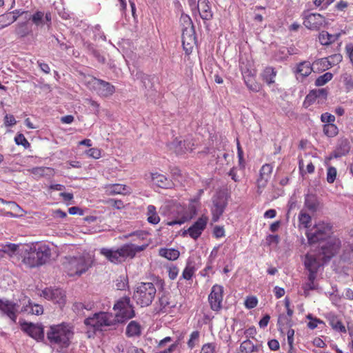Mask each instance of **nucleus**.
Wrapping results in <instances>:
<instances>
[{"mask_svg":"<svg viewBox=\"0 0 353 353\" xmlns=\"http://www.w3.org/2000/svg\"><path fill=\"white\" fill-rule=\"evenodd\" d=\"M332 77L333 74L331 72H326L316 79L315 85L316 86H322L332 80Z\"/></svg>","mask_w":353,"mask_h":353,"instance_id":"obj_48","label":"nucleus"},{"mask_svg":"<svg viewBox=\"0 0 353 353\" xmlns=\"http://www.w3.org/2000/svg\"><path fill=\"white\" fill-rule=\"evenodd\" d=\"M148 221L150 223L156 225L159 223L160 217L157 212L155 206L149 205L147 208Z\"/></svg>","mask_w":353,"mask_h":353,"instance_id":"obj_40","label":"nucleus"},{"mask_svg":"<svg viewBox=\"0 0 353 353\" xmlns=\"http://www.w3.org/2000/svg\"><path fill=\"white\" fill-rule=\"evenodd\" d=\"M29 19L32 21L33 24L39 28L47 26L49 28L52 24V14L50 12L44 13L41 11H37L30 17Z\"/></svg>","mask_w":353,"mask_h":353,"instance_id":"obj_22","label":"nucleus"},{"mask_svg":"<svg viewBox=\"0 0 353 353\" xmlns=\"http://www.w3.org/2000/svg\"><path fill=\"white\" fill-rule=\"evenodd\" d=\"M223 296V287L218 284L214 285L208 296V301L213 311L218 312L222 308Z\"/></svg>","mask_w":353,"mask_h":353,"instance_id":"obj_13","label":"nucleus"},{"mask_svg":"<svg viewBox=\"0 0 353 353\" xmlns=\"http://www.w3.org/2000/svg\"><path fill=\"white\" fill-rule=\"evenodd\" d=\"M15 254L17 256L14 262H19L21 259L22 265L26 268H33L38 267L35 245L28 244L21 247L18 245Z\"/></svg>","mask_w":353,"mask_h":353,"instance_id":"obj_6","label":"nucleus"},{"mask_svg":"<svg viewBox=\"0 0 353 353\" xmlns=\"http://www.w3.org/2000/svg\"><path fill=\"white\" fill-rule=\"evenodd\" d=\"M196 42V37L194 34L193 28L190 30H185L182 34V45H185L186 43L187 46H193Z\"/></svg>","mask_w":353,"mask_h":353,"instance_id":"obj_42","label":"nucleus"},{"mask_svg":"<svg viewBox=\"0 0 353 353\" xmlns=\"http://www.w3.org/2000/svg\"><path fill=\"white\" fill-rule=\"evenodd\" d=\"M159 255L169 260H176L179 256V252L175 249L161 248L159 250Z\"/></svg>","mask_w":353,"mask_h":353,"instance_id":"obj_43","label":"nucleus"},{"mask_svg":"<svg viewBox=\"0 0 353 353\" xmlns=\"http://www.w3.org/2000/svg\"><path fill=\"white\" fill-rule=\"evenodd\" d=\"M179 271V270L178 268L175 265H171V266L168 267V272L169 278L172 280L175 279L178 276Z\"/></svg>","mask_w":353,"mask_h":353,"instance_id":"obj_59","label":"nucleus"},{"mask_svg":"<svg viewBox=\"0 0 353 353\" xmlns=\"http://www.w3.org/2000/svg\"><path fill=\"white\" fill-rule=\"evenodd\" d=\"M15 118L12 114H6L4 117V124L6 126L10 127L16 124Z\"/></svg>","mask_w":353,"mask_h":353,"instance_id":"obj_62","label":"nucleus"},{"mask_svg":"<svg viewBox=\"0 0 353 353\" xmlns=\"http://www.w3.org/2000/svg\"><path fill=\"white\" fill-rule=\"evenodd\" d=\"M22 304L14 303L7 299H0V310L9 317L13 323L16 322L17 314L20 311Z\"/></svg>","mask_w":353,"mask_h":353,"instance_id":"obj_14","label":"nucleus"},{"mask_svg":"<svg viewBox=\"0 0 353 353\" xmlns=\"http://www.w3.org/2000/svg\"><path fill=\"white\" fill-rule=\"evenodd\" d=\"M212 201V220L213 222H217L227 206L228 201L226 195L224 192H219L213 196Z\"/></svg>","mask_w":353,"mask_h":353,"instance_id":"obj_9","label":"nucleus"},{"mask_svg":"<svg viewBox=\"0 0 353 353\" xmlns=\"http://www.w3.org/2000/svg\"><path fill=\"white\" fill-rule=\"evenodd\" d=\"M141 334V327L140 324L135 321H132L126 327L125 334L128 337L139 336Z\"/></svg>","mask_w":353,"mask_h":353,"instance_id":"obj_34","label":"nucleus"},{"mask_svg":"<svg viewBox=\"0 0 353 353\" xmlns=\"http://www.w3.org/2000/svg\"><path fill=\"white\" fill-rule=\"evenodd\" d=\"M87 154L94 159H99L101 157V150L98 148H92L87 150Z\"/></svg>","mask_w":353,"mask_h":353,"instance_id":"obj_61","label":"nucleus"},{"mask_svg":"<svg viewBox=\"0 0 353 353\" xmlns=\"http://www.w3.org/2000/svg\"><path fill=\"white\" fill-rule=\"evenodd\" d=\"M257 303L256 298L254 296L248 297L245 301V305L248 309H252L256 306Z\"/></svg>","mask_w":353,"mask_h":353,"instance_id":"obj_60","label":"nucleus"},{"mask_svg":"<svg viewBox=\"0 0 353 353\" xmlns=\"http://www.w3.org/2000/svg\"><path fill=\"white\" fill-rule=\"evenodd\" d=\"M319 39L321 44L323 46L330 45V43L334 42L335 39L334 35L330 34L328 32L324 31L320 33Z\"/></svg>","mask_w":353,"mask_h":353,"instance_id":"obj_46","label":"nucleus"},{"mask_svg":"<svg viewBox=\"0 0 353 353\" xmlns=\"http://www.w3.org/2000/svg\"><path fill=\"white\" fill-rule=\"evenodd\" d=\"M73 336V326L67 323L50 325L46 332L49 344L61 350L68 348Z\"/></svg>","mask_w":353,"mask_h":353,"instance_id":"obj_1","label":"nucleus"},{"mask_svg":"<svg viewBox=\"0 0 353 353\" xmlns=\"http://www.w3.org/2000/svg\"><path fill=\"white\" fill-rule=\"evenodd\" d=\"M312 67L310 61H304L297 64L295 73L296 74L297 79L301 77V79L309 76L312 71Z\"/></svg>","mask_w":353,"mask_h":353,"instance_id":"obj_27","label":"nucleus"},{"mask_svg":"<svg viewBox=\"0 0 353 353\" xmlns=\"http://www.w3.org/2000/svg\"><path fill=\"white\" fill-rule=\"evenodd\" d=\"M276 76V71L272 67H266L261 74V77L267 84L270 85L275 82L274 78Z\"/></svg>","mask_w":353,"mask_h":353,"instance_id":"obj_33","label":"nucleus"},{"mask_svg":"<svg viewBox=\"0 0 353 353\" xmlns=\"http://www.w3.org/2000/svg\"><path fill=\"white\" fill-rule=\"evenodd\" d=\"M42 296L60 305L65 302V292L60 288H47L42 291Z\"/></svg>","mask_w":353,"mask_h":353,"instance_id":"obj_20","label":"nucleus"},{"mask_svg":"<svg viewBox=\"0 0 353 353\" xmlns=\"http://www.w3.org/2000/svg\"><path fill=\"white\" fill-rule=\"evenodd\" d=\"M311 221V216L308 214L304 209L301 210L299 214V225L305 228H308L310 226Z\"/></svg>","mask_w":353,"mask_h":353,"instance_id":"obj_44","label":"nucleus"},{"mask_svg":"<svg viewBox=\"0 0 353 353\" xmlns=\"http://www.w3.org/2000/svg\"><path fill=\"white\" fill-rule=\"evenodd\" d=\"M199 338V332L194 331L190 334V338L188 341V345L190 348L192 349L195 346L194 341H198Z\"/></svg>","mask_w":353,"mask_h":353,"instance_id":"obj_58","label":"nucleus"},{"mask_svg":"<svg viewBox=\"0 0 353 353\" xmlns=\"http://www.w3.org/2000/svg\"><path fill=\"white\" fill-rule=\"evenodd\" d=\"M92 258L89 255H83L78 257H71L65 265L68 274L70 276H81L92 267Z\"/></svg>","mask_w":353,"mask_h":353,"instance_id":"obj_5","label":"nucleus"},{"mask_svg":"<svg viewBox=\"0 0 353 353\" xmlns=\"http://www.w3.org/2000/svg\"><path fill=\"white\" fill-rule=\"evenodd\" d=\"M304 205L311 212H315L319 208V202L314 195L307 194L305 197Z\"/></svg>","mask_w":353,"mask_h":353,"instance_id":"obj_37","label":"nucleus"},{"mask_svg":"<svg viewBox=\"0 0 353 353\" xmlns=\"http://www.w3.org/2000/svg\"><path fill=\"white\" fill-rule=\"evenodd\" d=\"M239 66L244 77L245 83L248 89L252 92H259L261 88V85L253 79V74L249 70L248 65L245 64L244 62L241 60Z\"/></svg>","mask_w":353,"mask_h":353,"instance_id":"obj_18","label":"nucleus"},{"mask_svg":"<svg viewBox=\"0 0 353 353\" xmlns=\"http://www.w3.org/2000/svg\"><path fill=\"white\" fill-rule=\"evenodd\" d=\"M342 56L340 54H334L325 59H322L323 62H327V65L332 67L342 61Z\"/></svg>","mask_w":353,"mask_h":353,"instance_id":"obj_47","label":"nucleus"},{"mask_svg":"<svg viewBox=\"0 0 353 353\" xmlns=\"http://www.w3.org/2000/svg\"><path fill=\"white\" fill-rule=\"evenodd\" d=\"M316 275L308 274L307 281L303 285V290L305 296H308L310 290H314L317 288V284L315 283Z\"/></svg>","mask_w":353,"mask_h":353,"instance_id":"obj_39","label":"nucleus"},{"mask_svg":"<svg viewBox=\"0 0 353 353\" xmlns=\"http://www.w3.org/2000/svg\"><path fill=\"white\" fill-rule=\"evenodd\" d=\"M272 170L273 166L269 163H265L261 168L259 178L256 180L257 193L259 194H261L266 187L271 177Z\"/></svg>","mask_w":353,"mask_h":353,"instance_id":"obj_17","label":"nucleus"},{"mask_svg":"<svg viewBox=\"0 0 353 353\" xmlns=\"http://www.w3.org/2000/svg\"><path fill=\"white\" fill-rule=\"evenodd\" d=\"M156 292V288L152 283H141L134 292L133 299L140 306L147 307L153 301Z\"/></svg>","mask_w":353,"mask_h":353,"instance_id":"obj_3","label":"nucleus"},{"mask_svg":"<svg viewBox=\"0 0 353 353\" xmlns=\"http://www.w3.org/2000/svg\"><path fill=\"white\" fill-rule=\"evenodd\" d=\"M326 318L329 322V324L334 330L343 333L346 332L345 327L343 325L338 316L334 313L330 312L327 314Z\"/></svg>","mask_w":353,"mask_h":353,"instance_id":"obj_29","label":"nucleus"},{"mask_svg":"<svg viewBox=\"0 0 353 353\" xmlns=\"http://www.w3.org/2000/svg\"><path fill=\"white\" fill-rule=\"evenodd\" d=\"M278 324L281 330L285 328V327H291V319L284 314L280 315L278 319Z\"/></svg>","mask_w":353,"mask_h":353,"instance_id":"obj_53","label":"nucleus"},{"mask_svg":"<svg viewBox=\"0 0 353 353\" xmlns=\"http://www.w3.org/2000/svg\"><path fill=\"white\" fill-rule=\"evenodd\" d=\"M316 101L318 103V99L314 94L313 90H311L306 96L303 104L305 107H308Z\"/></svg>","mask_w":353,"mask_h":353,"instance_id":"obj_55","label":"nucleus"},{"mask_svg":"<svg viewBox=\"0 0 353 353\" xmlns=\"http://www.w3.org/2000/svg\"><path fill=\"white\" fill-rule=\"evenodd\" d=\"M337 170L333 166H328L327 169L326 180L329 183H333L336 179Z\"/></svg>","mask_w":353,"mask_h":353,"instance_id":"obj_49","label":"nucleus"},{"mask_svg":"<svg viewBox=\"0 0 353 353\" xmlns=\"http://www.w3.org/2000/svg\"><path fill=\"white\" fill-rule=\"evenodd\" d=\"M350 150V144L347 139H343L339 141L338 145L334 152L335 158L341 157L347 154Z\"/></svg>","mask_w":353,"mask_h":353,"instance_id":"obj_30","label":"nucleus"},{"mask_svg":"<svg viewBox=\"0 0 353 353\" xmlns=\"http://www.w3.org/2000/svg\"><path fill=\"white\" fill-rule=\"evenodd\" d=\"M323 130V133L329 137H334L339 132L337 126L334 123L324 124Z\"/></svg>","mask_w":353,"mask_h":353,"instance_id":"obj_45","label":"nucleus"},{"mask_svg":"<svg viewBox=\"0 0 353 353\" xmlns=\"http://www.w3.org/2000/svg\"><path fill=\"white\" fill-rule=\"evenodd\" d=\"M200 16L203 20H210L213 14L208 0H198V7Z\"/></svg>","mask_w":353,"mask_h":353,"instance_id":"obj_26","label":"nucleus"},{"mask_svg":"<svg viewBox=\"0 0 353 353\" xmlns=\"http://www.w3.org/2000/svg\"><path fill=\"white\" fill-rule=\"evenodd\" d=\"M321 121L325 124L334 123L335 121V117L330 113L325 112L321 115Z\"/></svg>","mask_w":353,"mask_h":353,"instance_id":"obj_56","label":"nucleus"},{"mask_svg":"<svg viewBox=\"0 0 353 353\" xmlns=\"http://www.w3.org/2000/svg\"><path fill=\"white\" fill-rule=\"evenodd\" d=\"M152 180L155 185L161 188H170L172 185L171 180L159 173H152Z\"/></svg>","mask_w":353,"mask_h":353,"instance_id":"obj_28","label":"nucleus"},{"mask_svg":"<svg viewBox=\"0 0 353 353\" xmlns=\"http://www.w3.org/2000/svg\"><path fill=\"white\" fill-rule=\"evenodd\" d=\"M195 272V268L190 263H188L186 267L183 271L182 278L185 280H190L192 279Z\"/></svg>","mask_w":353,"mask_h":353,"instance_id":"obj_50","label":"nucleus"},{"mask_svg":"<svg viewBox=\"0 0 353 353\" xmlns=\"http://www.w3.org/2000/svg\"><path fill=\"white\" fill-rule=\"evenodd\" d=\"M171 145L172 148L178 154H183L190 150H192V148L190 147V143H187L185 141H182L178 139H176Z\"/></svg>","mask_w":353,"mask_h":353,"instance_id":"obj_35","label":"nucleus"},{"mask_svg":"<svg viewBox=\"0 0 353 353\" xmlns=\"http://www.w3.org/2000/svg\"><path fill=\"white\" fill-rule=\"evenodd\" d=\"M147 246L148 244L136 245L130 243L125 244L117 249L103 248L100 249V254L111 263H119L127 257L133 258L137 252L144 250Z\"/></svg>","mask_w":353,"mask_h":353,"instance_id":"obj_2","label":"nucleus"},{"mask_svg":"<svg viewBox=\"0 0 353 353\" xmlns=\"http://www.w3.org/2000/svg\"><path fill=\"white\" fill-rule=\"evenodd\" d=\"M84 324L92 327L95 330H101L103 327L115 325L114 314L109 312H100L95 313L92 316L86 318Z\"/></svg>","mask_w":353,"mask_h":353,"instance_id":"obj_7","label":"nucleus"},{"mask_svg":"<svg viewBox=\"0 0 353 353\" xmlns=\"http://www.w3.org/2000/svg\"><path fill=\"white\" fill-rule=\"evenodd\" d=\"M104 189L108 195L127 194L131 192L129 187L121 184H108Z\"/></svg>","mask_w":353,"mask_h":353,"instance_id":"obj_25","label":"nucleus"},{"mask_svg":"<svg viewBox=\"0 0 353 353\" xmlns=\"http://www.w3.org/2000/svg\"><path fill=\"white\" fill-rule=\"evenodd\" d=\"M113 310L115 311L114 318L116 324L125 323L135 316L134 307L128 296L119 299L114 305Z\"/></svg>","mask_w":353,"mask_h":353,"instance_id":"obj_4","label":"nucleus"},{"mask_svg":"<svg viewBox=\"0 0 353 353\" xmlns=\"http://www.w3.org/2000/svg\"><path fill=\"white\" fill-rule=\"evenodd\" d=\"M160 311L166 312L168 309L173 308L176 306V303L171 300V296L167 294H163L159 298Z\"/></svg>","mask_w":353,"mask_h":353,"instance_id":"obj_32","label":"nucleus"},{"mask_svg":"<svg viewBox=\"0 0 353 353\" xmlns=\"http://www.w3.org/2000/svg\"><path fill=\"white\" fill-rule=\"evenodd\" d=\"M35 250L38 267L44 265L50 260L52 253L49 245L46 244L35 245Z\"/></svg>","mask_w":353,"mask_h":353,"instance_id":"obj_23","label":"nucleus"},{"mask_svg":"<svg viewBox=\"0 0 353 353\" xmlns=\"http://www.w3.org/2000/svg\"><path fill=\"white\" fill-rule=\"evenodd\" d=\"M323 253L324 256L321 258V256H316L314 254H307L305 256L304 265L305 269L308 270L309 274H313L316 275L319 268L323 265L322 259L325 261L330 259L333 256V253L327 254L323 250Z\"/></svg>","mask_w":353,"mask_h":353,"instance_id":"obj_10","label":"nucleus"},{"mask_svg":"<svg viewBox=\"0 0 353 353\" xmlns=\"http://www.w3.org/2000/svg\"><path fill=\"white\" fill-rule=\"evenodd\" d=\"M17 19V16L12 13H5L0 15V30L13 23Z\"/></svg>","mask_w":353,"mask_h":353,"instance_id":"obj_41","label":"nucleus"},{"mask_svg":"<svg viewBox=\"0 0 353 353\" xmlns=\"http://www.w3.org/2000/svg\"><path fill=\"white\" fill-rule=\"evenodd\" d=\"M72 310L79 315L83 314L84 303L80 302L74 303L72 305Z\"/></svg>","mask_w":353,"mask_h":353,"instance_id":"obj_63","label":"nucleus"},{"mask_svg":"<svg viewBox=\"0 0 353 353\" xmlns=\"http://www.w3.org/2000/svg\"><path fill=\"white\" fill-rule=\"evenodd\" d=\"M208 220L206 215H202L192 225L183 232V236L188 234L192 239L196 240L206 228Z\"/></svg>","mask_w":353,"mask_h":353,"instance_id":"obj_12","label":"nucleus"},{"mask_svg":"<svg viewBox=\"0 0 353 353\" xmlns=\"http://www.w3.org/2000/svg\"><path fill=\"white\" fill-rule=\"evenodd\" d=\"M52 170L50 168L46 167H37L33 168L31 170V173L37 176H43L48 174V172H51Z\"/></svg>","mask_w":353,"mask_h":353,"instance_id":"obj_51","label":"nucleus"},{"mask_svg":"<svg viewBox=\"0 0 353 353\" xmlns=\"http://www.w3.org/2000/svg\"><path fill=\"white\" fill-rule=\"evenodd\" d=\"M345 51L350 63L353 65V44L350 43L345 46Z\"/></svg>","mask_w":353,"mask_h":353,"instance_id":"obj_64","label":"nucleus"},{"mask_svg":"<svg viewBox=\"0 0 353 353\" xmlns=\"http://www.w3.org/2000/svg\"><path fill=\"white\" fill-rule=\"evenodd\" d=\"M294 330L293 329H289L287 332V336H288V343L289 345V351L288 353H290L291 351L293 350L294 346Z\"/></svg>","mask_w":353,"mask_h":353,"instance_id":"obj_57","label":"nucleus"},{"mask_svg":"<svg viewBox=\"0 0 353 353\" xmlns=\"http://www.w3.org/2000/svg\"><path fill=\"white\" fill-rule=\"evenodd\" d=\"M21 305V312L28 314L40 315L43 312V306L39 304L33 303L27 296H23L19 299Z\"/></svg>","mask_w":353,"mask_h":353,"instance_id":"obj_21","label":"nucleus"},{"mask_svg":"<svg viewBox=\"0 0 353 353\" xmlns=\"http://www.w3.org/2000/svg\"><path fill=\"white\" fill-rule=\"evenodd\" d=\"M332 226L330 223L319 222L306 232V236L310 244L316 243L326 239L330 232Z\"/></svg>","mask_w":353,"mask_h":353,"instance_id":"obj_8","label":"nucleus"},{"mask_svg":"<svg viewBox=\"0 0 353 353\" xmlns=\"http://www.w3.org/2000/svg\"><path fill=\"white\" fill-rule=\"evenodd\" d=\"M261 347V345H254V343L249 339L243 341L240 345V351L242 353H252L258 352Z\"/></svg>","mask_w":353,"mask_h":353,"instance_id":"obj_36","label":"nucleus"},{"mask_svg":"<svg viewBox=\"0 0 353 353\" xmlns=\"http://www.w3.org/2000/svg\"><path fill=\"white\" fill-rule=\"evenodd\" d=\"M316 98L318 99V103H323L327 96V91L325 88L312 90Z\"/></svg>","mask_w":353,"mask_h":353,"instance_id":"obj_52","label":"nucleus"},{"mask_svg":"<svg viewBox=\"0 0 353 353\" xmlns=\"http://www.w3.org/2000/svg\"><path fill=\"white\" fill-rule=\"evenodd\" d=\"M21 330L28 334L30 337L37 341H42L44 339L43 327L41 324H34L32 323H23L21 325Z\"/></svg>","mask_w":353,"mask_h":353,"instance_id":"obj_19","label":"nucleus"},{"mask_svg":"<svg viewBox=\"0 0 353 353\" xmlns=\"http://www.w3.org/2000/svg\"><path fill=\"white\" fill-rule=\"evenodd\" d=\"M303 25L310 30H319L325 23V17L318 13H310L308 10L303 11L301 14Z\"/></svg>","mask_w":353,"mask_h":353,"instance_id":"obj_11","label":"nucleus"},{"mask_svg":"<svg viewBox=\"0 0 353 353\" xmlns=\"http://www.w3.org/2000/svg\"><path fill=\"white\" fill-rule=\"evenodd\" d=\"M14 141L17 145H21L25 148H29L30 145V143L23 134H17L14 138Z\"/></svg>","mask_w":353,"mask_h":353,"instance_id":"obj_54","label":"nucleus"},{"mask_svg":"<svg viewBox=\"0 0 353 353\" xmlns=\"http://www.w3.org/2000/svg\"><path fill=\"white\" fill-rule=\"evenodd\" d=\"M132 75L135 80H139L141 81V86L143 88H144L147 91L152 90L154 87V77H152L150 75L144 74L141 71H137L135 74L132 73Z\"/></svg>","mask_w":353,"mask_h":353,"instance_id":"obj_24","label":"nucleus"},{"mask_svg":"<svg viewBox=\"0 0 353 353\" xmlns=\"http://www.w3.org/2000/svg\"><path fill=\"white\" fill-rule=\"evenodd\" d=\"M18 245L14 243H8L0 248V259L5 257L6 254H8L12 261H14L17 255L15 252Z\"/></svg>","mask_w":353,"mask_h":353,"instance_id":"obj_31","label":"nucleus"},{"mask_svg":"<svg viewBox=\"0 0 353 353\" xmlns=\"http://www.w3.org/2000/svg\"><path fill=\"white\" fill-rule=\"evenodd\" d=\"M32 31L31 27L27 21L19 23L16 25L15 34L19 37H25Z\"/></svg>","mask_w":353,"mask_h":353,"instance_id":"obj_38","label":"nucleus"},{"mask_svg":"<svg viewBox=\"0 0 353 353\" xmlns=\"http://www.w3.org/2000/svg\"><path fill=\"white\" fill-rule=\"evenodd\" d=\"M179 212L181 213L180 217L176 219L175 220L169 221L168 225H174L184 223L185 222L192 219L196 216L197 210L194 203H190L186 208L181 206L180 210H179Z\"/></svg>","mask_w":353,"mask_h":353,"instance_id":"obj_15","label":"nucleus"},{"mask_svg":"<svg viewBox=\"0 0 353 353\" xmlns=\"http://www.w3.org/2000/svg\"><path fill=\"white\" fill-rule=\"evenodd\" d=\"M94 90L102 97H108L114 94L115 87L109 82L94 78L92 81Z\"/></svg>","mask_w":353,"mask_h":353,"instance_id":"obj_16","label":"nucleus"}]
</instances>
